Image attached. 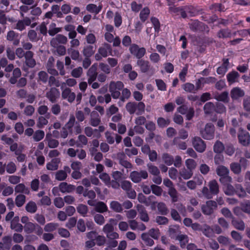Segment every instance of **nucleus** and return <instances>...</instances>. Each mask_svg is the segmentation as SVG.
<instances>
[{"instance_id": "obj_1", "label": "nucleus", "mask_w": 250, "mask_h": 250, "mask_svg": "<svg viewBox=\"0 0 250 250\" xmlns=\"http://www.w3.org/2000/svg\"><path fill=\"white\" fill-rule=\"evenodd\" d=\"M145 104L142 102H129L125 105V108L130 114L142 115L145 112Z\"/></svg>"}, {"instance_id": "obj_2", "label": "nucleus", "mask_w": 250, "mask_h": 250, "mask_svg": "<svg viewBox=\"0 0 250 250\" xmlns=\"http://www.w3.org/2000/svg\"><path fill=\"white\" fill-rule=\"evenodd\" d=\"M24 232L27 234H30L34 232L37 235L41 236L43 233L42 228L37 223H33L31 222L25 224L23 226Z\"/></svg>"}, {"instance_id": "obj_3", "label": "nucleus", "mask_w": 250, "mask_h": 250, "mask_svg": "<svg viewBox=\"0 0 250 250\" xmlns=\"http://www.w3.org/2000/svg\"><path fill=\"white\" fill-rule=\"evenodd\" d=\"M214 126L211 123H208L205 128L200 131L201 136L205 139L211 140L214 136Z\"/></svg>"}, {"instance_id": "obj_4", "label": "nucleus", "mask_w": 250, "mask_h": 250, "mask_svg": "<svg viewBox=\"0 0 250 250\" xmlns=\"http://www.w3.org/2000/svg\"><path fill=\"white\" fill-rule=\"evenodd\" d=\"M192 146L199 153L204 152L206 149L205 142L198 136H195L191 139Z\"/></svg>"}, {"instance_id": "obj_5", "label": "nucleus", "mask_w": 250, "mask_h": 250, "mask_svg": "<svg viewBox=\"0 0 250 250\" xmlns=\"http://www.w3.org/2000/svg\"><path fill=\"white\" fill-rule=\"evenodd\" d=\"M148 177V173L146 170L140 171H133L130 173L129 178L135 183L140 182L142 179H146Z\"/></svg>"}, {"instance_id": "obj_6", "label": "nucleus", "mask_w": 250, "mask_h": 250, "mask_svg": "<svg viewBox=\"0 0 250 250\" xmlns=\"http://www.w3.org/2000/svg\"><path fill=\"white\" fill-rule=\"evenodd\" d=\"M217 207V205L215 201L209 200L207 201L205 204L202 206L201 210L204 214L209 215L213 213Z\"/></svg>"}, {"instance_id": "obj_7", "label": "nucleus", "mask_w": 250, "mask_h": 250, "mask_svg": "<svg viewBox=\"0 0 250 250\" xmlns=\"http://www.w3.org/2000/svg\"><path fill=\"white\" fill-rule=\"evenodd\" d=\"M129 50L131 54L139 59V60L144 57L146 53V50L144 47L140 48L136 44L131 45Z\"/></svg>"}, {"instance_id": "obj_8", "label": "nucleus", "mask_w": 250, "mask_h": 250, "mask_svg": "<svg viewBox=\"0 0 250 250\" xmlns=\"http://www.w3.org/2000/svg\"><path fill=\"white\" fill-rule=\"evenodd\" d=\"M86 76L89 84H90L96 80L98 76L97 65L96 64H93L88 69L86 72Z\"/></svg>"}, {"instance_id": "obj_9", "label": "nucleus", "mask_w": 250, "mask_h": 250, "mask_svg": "<svg viewBox=\"0 0 250 250\" xmlns=\"http://www.w3.org/2000/svg\"><path fill=\"white\" fill-rule=\"evenodd\" d=\"M67 42L68 40L66 36L62 34H58L51 40L50 43V45L54 47L60 46L61 44H65Z\"/></svg>"}, {"instance_id": "obj_10", "label": "nucleus", "mask_w": 250, "mask_h": 250, "mask_svg": "<svg viewBox=\"0 0 250 250\" xmlns=\"http://www.w3.org/2000/svg\"><path fill=\"white\" fill-rule=\"evenodd\" d=\"M62 97L63 99L66 100L68 102L72 103L75 101L76 94L70 88L66 87L62 89Z\"/></svg>"}, {"instance_id": "obj_11", "label": "nucleus", "mask_w": 250, "mask_h": 250, "mask_svg": "<svg viewBox=\"0 0 250 250\" xmlns=\"http://www.w3.org/2000/svg\"><path fill=\"white\" fill-rule=\"evenodd\" d=\"M71 172V168L68 166H64L62 170H58L55 174V179L59 181H64L67 177V173Z\"/></svg>"}, {"instance_id": "obj_12", "label": "nucleus", "mask_w": 250, "mask_h": 250, "mask_svg": "<svg viewBox=\"0 0 250 250\" xmlns=\"http://www.w3.org/2000/svg\"><path fill=\"white\" fill-rule=\"evenodd\" d=\"M60 93L58 89L56 87H51L46 93V97L52 103H55L60 97Z\"/></svg>"}, {"instance_id": "obj_13", "label": "nucleus", "mask_w": 250, "mask_h": 250, "mask_svg": "<svg viewBox=\"0 0 250 250\" xmlns=\"http://www.w3.org/2000/svg\"><path fill=\"white\" fill-rule=\"evenodd\" d=\"M54 62L55 59L54 57L52 56L50 57L46 62V69L47 72L51 75L58 76L59 72L58 70L54 68Z\"/></svg>"}, {"instance_id": "obj_14", "label": "nucleus", "mask_w": 250, "mask_h": 250, "mask_svg": "<svg viewBox=\"0 0 250 250\" xmlns=\"http://www.w3.org/2000/svg\"><path fill=\"white\" fill-rule=\"evenodd\" d=\"M31 23V19L27 17H25L22 20H19L15 27V29L20 31H22L25 29L26 26H29Z\"/></svg>"}, {"instance_id": "obj_15", "label": "nucleus", "mask_w": 250, "mask_h": 250, "mask_svg": "<svg viewBox=\"0 0 250 250\" xmlns=\"http://www.w3.org/2000/svg\"><path fill=\"white\" fill-rule=\"evenodd\" d=\"M238 138L239 143L244 146H247L250 143V135L248 132L242 131L239 133Z\"/></svg>"}, {"instance_id": "obj_16", "label": "nucleus", "mask_w": 250, "mask_h": 250, "mask_svg": "<svg viewBox=\"0 0 250 250\" xmlns=\"http://www.w3.org/2000/svg\"><path fill=\"white\" fill-rule=\"evenodd\" d=\"M12 245V238L9 236L3 237L0 242V250H9Z\"/></svg>"}, {"instance_id": "obj_17", "label": "nucleus", "mask_w": 250, "mask_h": 250, "mask_svg": "<svg viewBox=\"0 0 250 250\" xmlns=\"http://www.w3.org/2000/svg\"><path fill=\"white\" fill-rule=\"evenodd\" d=\"M112 48L110 44L107 43H104L103 45L99 47L98 52L103 57L105 58L109 53L110 55H112L111 52Z\"/></svg>"}, {"instance_id": "obj_18", "label": "nucleus", "mask_w": 250, "mask_h": 250, "mask_svg": "<svg viewBox=\"0 0 250 250\" xmlns=\"http://www.w3.org/2000/svg\"><path fill=\"white\" fill-rule=\"evenodd\" d=\"M101 122V119L98 112L96 111H92L90 114L89 124L92 126L96 127L100 125Z\"/></svg>"}, {"instance_id": "obj_19", "label": "nucleus", "mask_w": 250, "mask_h": 250, "mask_svg": "<svg viewBox=\"0 0 250 250\" xmlns=\"http://www.w3.org/2000/svg\"><path fill=\"white\" fill-rule=\"evenodd\" d=\"M137 65L140 67L143 73L147 72L150 69V64L148 61L143 59L138 60L137 62Z\"/></svg>"}, {"instance_id": "obj_20", "label": "nucleus", "mask_w": 250, "mask_h": 250, "mask_svg": "<svg viewBox=\"0 0 250 250\" xmlns=\"http://www.w3.org/2000/svg\"><path fill=\"white\" fill-rule=\"evenodd\" d=\"M157 205L158 210L163 215H166L168 213V209L166 205L163 202L157 203L155 201L151 202V205L155 206Z\"/></svg>"}, {"instance_id": "obj_21", "label": "nucleus", "mask_w": 250, "mask_h": 250, "mask_svg": "<svg viewBox=\"0 0 250 250\" xmlns=\"http://www.w3.org/2000/svg\"><path fill=\"white\" fill-rule=\"evenodd\" d=\"M59 189L62 193H70L73 191L75 187L74 185L68 184L66 182H62L60 184Z\"/></svg>"}, {"instance_id": "obj_22", "label": "nucleus", "mask_w": 250, "mask_h": 250, "mask_svg": "<svg viewBox=\"0 0 250 250\" xmlns=\"http://www.w3.org/2000/svg\"><path fill=\"white\" fill-rule=\"evenodd\" d=\"M230 94L232 100H236L243 97L245 94V92L240 88L236 87L231 90Z\"/></svg>"}, {"instance_id": "obj_23", "label": "nucleus", "mask_w": 250, "mask_h": 250, "mask_svg": "<svg viewBox=\"0 0 250 250\" xmlns=\"http://www.w3.org/2000/svg\"><path fill=\"white\" fill-rule=\"evenodd\" d=\"M95 49L92 45L86 44L83 47L82 53L84 57L90 58L95 53Z\"/></svg>"}, {"instance_id": "obj_24", "label": "nucleus", "mask_w": 250, "mask_h": 250, "mask_svg": "<svg viewBox=\"0 0 250 250\" xmlns=\"http://www.w3.org/2000/svg\"><path fill=\"white\" fill-rule=\"evenodd\" d=\"M124 86V83L121 81H111L109 84V91H120Z\"/></svg>"}, {"instance_id": "obj_25", "label": "nucleus", "mask_w": 250, "mask_h": 250, "mask_svg": "<svg viewBox=\"0 0 250 250\" xmlns=\"http://www.w3.org/2000/svg\"><path fill=\"white\" fill-rule=\"evenodd\" d=\"M61 162L59 158H54L47 163L46 168L48 170L55 171L59 168V164Z\"/></svg>"}, {"instance_id": "obj_26", "label": "nucleus", "mask_w": 250, "mask_h": 250, "mask_svg": "<svg viewBox=\"0 0 250 250\" xmlns=\"http://www.w3.org/2000/svg\"><path fill=\"white\" fill-rule=\"evenodd\" d=\"M18 34L15 31L11 30L7 33L6 39L10 42H13L14 45H18L20 43L19 39H17Z\"/></svg>"}, {"instance_id": "obj_27", "label": "nucleus", "mask_w": 250, "mask_h": 250, "mask_svg": "<svg viewBox=\"0 0 250 250\" xmlns=\"http://www.w3.org/2000/svg\"><path fill=\"white\" fill-rule=\"evenodd\" d=\"M231 225L237 230L243 231L245 229V224L242 220L237 219L233 217L231 219Z\"/></svg>"}, {"instance_id": "obj_28", "label": "nucleus", "mask_w": 250, "mask_h": 250, "mask_svg": "<svg viewBox=\"0 0 250 250\" xmlns=\"http://www.w3.org/2000/svg\"><path fill=\"white\" fill-rule=\"evenodd\" d=\"M209 190L212 195H217L219 192V186L215 180L208 183Z\"/></svg>"}, {"instance_id": "obj_29", "label": "nucleus", "mask_w": 250, "mask_h": 250, "mask_svg": "<svg viewBox=\"0 0 250 250\" xmlns=\"http://www.w3.org/2000/svg\"><path fill=\"white\" fill-rule=\"evenodd\" d=\"M193 174V172L187 167H183L179 171L180 176L185 180L190 179Z\"/></svg>"}, {"instance_id": "obj_30", "label": "nucleus", "mask_w": 250, "mask_h": 250, "mask_svg": "<svg viewBox=\"0 0 250 250\" xmlns=\"http://www.w3.org/2000/svg\"><path fill=\"white\" fill-rule=\"evenodd\" d=\"M214 98L218 101L228 103L229 102V93L227 91H224L220 94H215Z\"/></svg>"}, {"instance_id": "obj_31", "label": "nucleus", "mask_w": 250, "mask_h": 250, "mask_svg": "<svg viewBox=\"0 0 250 250\" xmlns=\"http://www.w3.org/2000/svg\"><path fill=\"white\" fill-rule=\"evenodd\" d=\"M50 115V114L48 113L45 117L42 116H40L37 120V127L39 128H42L47 125L48 123L47 119L49 118Z\"/></svg>"}, {"instance_id": "obj_32", "label": "nucleus", "mask_w": 250, "mask_h": 250, "mask_svg": "<svg viewBox=\"0 0 250 250\" xmlns=\"http://www.w3.org/2000/svg\"><path fill=\"white\" fill-rule=\"evenodd\" d=\"M45 140L47 142V146L49 147L54 148L58 146L59 142L58 140L52 139L51 134H47L45 137Z\"/></svg>"}, {"instance_id": "obj_33", "label": "nucleus", "mask_w": 250, "mask_h": 250, "mask_svg": "<svg viewBox=\"0 0 250 250\" xmlns=\"http://www.w3.org/2000/svg\"><path fill=\"white\" fill-rule=\"evenodd\" d=\"M15 191L16 193H21L22 194H29L30 189L26 187L23 184H19L15 188Z\"/></svg>"}, {"instance_id": "obj_34", "label": "nucleus", "mask_w": 250, "mask_h": 250, "mask_svg": "<svg viewBox=\"0 0 250 250\" xmlns=\"http://www.w3.org/2000/svg\"><path fill=\"white\" fill-rule=\"evenodd\" d=\"M137 208H138V212L140 214L141 220L143 221L147 222L149 221V218L145 208L142 206H139V205L137 206Z\"/></svg>"}, {"instance_id": "obj_35", "label": "nucleus", "mask_w": 250, "mask_h": 250, "mask_svg": "<svg viewBox=\"0 0 250 250\" xmlns=\"http://www.w3.org/2000/svg\"><path fill=\"white\" fill-rule=\"evenodd\" d=\"M203 25V23L197 20L191 21V22L189 23L190 29L194 32L202 30Z\"/></svg>"}, {"instance_id": "obj_36", "label": "nucleus", "mask_w": 250, "mask_h": 250, "mask_svg": "<svg viewBox=\"0 0 250 250\" xmlns=\"http://www.w3.org/2000/svg\"><path fill=\"white\" fill-rule=\"evenodd\" d=\"M95 210L99 213H104L108 210L106 205L102 201H99L95 204Z\"/></svg>"}, {"instance_id": "obj_37", "label": "nucleus", "mask_w": 250, "mask_h": 250, "mask_svg": "<svg viewBox=\"0 0 250 250\" xmlns=\"http://www.w3.org/2000/svg\"><path fill=\"white\" fill-rule=\"evenodd\" d=\"M235 193L240 198H245L247 195L246 189L240 184L235 186Z\"/></svg>"}, {"instance_id": "obj_38", "label": "nucleus", "mask_w": 250, "mask_h": 250, "mask_svg": "<svg viewBox=\"0 0 250 250\" xmlns=\"http://www.w3.org/2000/svg\"><path fill=\"white\" fill-rule=\"evenodd\" d=\"M216 173L219 177L229 174V170L228 167L223 166L219 165L216 169Z\"/></svg>"}, {"instance_id": "obj_39", "label": "nucleus", "mask_w": 250, "mask_h": 250, "mask_svg": "<svg viewBox=\"0 0 250 250\" xmlns=\"http://www.w3.org/2000/svg\"><path fill=\"white\" fill-rule=\"evenodd\" d=\"M204 111L206 114H213L215 111V104L212 102H208L204 106Z\"/></svg>"}, {"instance_id": "obj_40", "label": "nucleus", "mask_w": 250, "mask_h": 250, "mask_svg": "<svg viewBox=\"0 0 250 250\" xmlns=\"http://www.w3.org/2000/svg\"><path fill=\"white\" fill-rule=\"evenodd\" d=\"M162 159L164 163L168 166L172 165L174 162V157L167 153H163Z\"/></svg>"}, {"instance_id": "obj_41", "label": "nucleus", "mask_w": 250, "mask_h": 250, "mask_svg": "<svg viewBox=\"0 0 250 250\" xmlns=\"http://www.w3.org/2000/svg\"><path fill=\"white\" fill-rule=\"evenodd\" d=\"M67 52L68 54L70 55V57L74 61H78L79 60L80 57V53L79 50L73 48L72 47H70L67 49Z\"/></svg>"}, {"instance_id": "obj_42", "label": "nucleus", "mask_w": 250, "mask_h": 250, "mask_svg": "<svg viewBox=\"0 0 250 250\" xmlns=\"http://www.w3.org/2000/svg\"><path fill=\"white\" fill-rule=\"evenodd\" d=\"M27 37L29 41L32 42H37L40 40V36L38 35L37 32L33 29H30L28 31Z\"/></svg>"}, {"instance_id": "obj_43", "label": "nucleus", "mask_w": 250, "mask_h": 250, "mask_svg": "<svg viewBox=\"0 0 250 250\" xmlns=\"http://www.w3.org/2000/svg\"><path fill=\"white\" fill-rule=\"evenodd\" d=\"M239 77V73L234 71L228 73L227 75V80L229 84L236 82Z\"/></svg>"}, {"instance_id": "obj_44", "label": "nucleus", "mask_w": 250, "mask_h": 250, "mask_svg": "<svg viewBox=\"0 0 250 250\" xmlns=\"http://www.w3.org/2000/svg\"><path fill=\"white\" fill-rule=\"evenodd\" d=\"M110 207L116 212H122L123 210L122 205L118 201H111L110 204Z\"/></svg>"}, {"instance_id": "obj_45", "label": "nucleus", "mask_w": 250, "mask_h": 250, "mask_svg": "<svg viewBox=\"0 0 250 250\" xmlns=\"http://www.w3.org/2000/svg\"><path fill=\"white\" fill-rule=\"evenodd\" d=\"M76 123L75 117L73 115H70L68 121L64 125V127H66L69 131V133H72V128L74 126Z\"/></svg>"}, {"instance_id": "obj_46", "label": "nucleus", "mask_w": 250, "mask_h": 250, "mask_svg": "<svg viewBox=\"0 0 250 250\" xmlns=\"http://www.w3.org/2000/svg\"><path fill=\"white\" fill-rule=\"evenodd\" d=\"M88 144V139L84 135L80 134L78 136L77 146L82 147Z\"/></svg>"}, {"instance_id": "obj_47", "label": "nucleus", "mask_w": 250, "mask_h": 250, "mask_svg": "<svg viewBox=\"0 0 250 250\" xmlns=\"http://www.w3.org/2000/svg\"><path fill=\"white\" fill-rule=\"evenodd\" d=\"M102 6L99 5L97 6L94 4H89L87 5L86 9L90 13H93L95 14H98L102 10Z\"/></svg>"}, {"instance_id": "obj_48", "label": "nucleus", "mask_w": 250, "mask_h": 250, "mask_svg": "<svg viewBox=\"0 0 250 250\" xmlns=\"http://www.w3.org/2000/svg\"><path fill=\"white\" fill-rule=\"evenodd\" d=\"M48 78V74L44 71H41L38 74V82L39 83L45 84L47 82Z\"/></svg>"}, {"instance_id": "obj_49", "label": "nucleus", "mask_w": 250, "mask_h": 250, "mask_svg": "<svg viewBox=\"0 0 250 250\" xmlns=\"http://www.w3.org/2000/svg\"><path fill=\"white\" fill-rule=\"evenodd\" d=\"M172 144L176 146L179 149L182 150H185L187 147L186 142L180 141L179 137L174 138L172 141Z\"/></svg>"}, {"instance_id": "obj_50", "label": "nucleus", "mask_w": 250, "mask_h": 250, "mask_svg": "<svg viewBox=\"0 0 250 250\" xmlns=\"http://www.w3.org/2000/svg\"><path fill=\"white\" fill-rule=\"evenodd\" d=\"M25 210L30 213H34L37 210V206L36 204L32 201H29L25 206Z\"/></svg>"}, {"instance_id": "obj_51", "label": "nucleus", "mask_w": 250, "mask_h": 250, "mask_svg": "<svg viewBox=\"0 0 250 250\" xmlns=\"http://www.w3.org/2000/svg\"><path fill=\"white\" fill-rule=\"evenodd\" d=\"M223 190L225 194L229 196L233 195L235 193V188L230 184L223 186Z\"/></svg>"}, {"instance_id": "obj_52", "label": "nucleus", "mask_w": 250, "mask_h": 250, "mask_svg": "<svg viewBox=\"0 0 250 250\" xmlns=\"http://www.w3.org/2000/svg\"><path fill=\"white\" fill-rule=\"evenodd\" d=\"M25 201V196L23 194H20L15 198V204L18 207H21L24 205Z\"/></svg>"}, {"instance_id": "obj_53", "label": "nucleus", "mask_w": 250, "mask_h": 250, "mask_svg": "<svg viewBox=\"0 0 250 250\" xmlns=\"http://www.w3.org/2000/svg\"><path fill=\"white\" fill-rule=\"evenodd\" d=\"M114 222H115V220L114 219H110L109 220L110 223H107L104 226L102 230L105 235L110 231L114 230V226L111 223H114Z\"/></svg>"}, {"instance_id": "obj_54", "label": "nucleus", "mask_w": 250, "mask_h": 250, "mask_svg": "<svg viewBox=\"0 0 250 250\" xmlns=\"http://www.w3.org/2000/svg\"><path fill=\"white\" fill-rule=\"evenodd\" d=\"M185 165L186 167L193 172V170L197 167V163L192 159H188L185 161Z\"/></svg>"}, {"instance_id": "obj_55", "label": "nucleus", "mask_w": 250, "mask_h": 250, "mask_svg": "<svg viewBox=\"0 0 250 250\" xmlns=\"http://www.w3.org/2000/svg\"><path fill=\"white\" fill-rule=\"evenodd\" d=\"M158 125L161 128H164L168 125L170 121L168 118L165 119L163 117H159L157 121Z\"/></svg>"}, {"instance_id": "obj_56", "label": "nucleus", "mask_w": 250, "mask_h": 250, "mask_svg": "<svg viewBox=\"0 0 250 250\" xmlns=\"http://www.w3.org/2000/svg\"><path fill=\"white\" fill-rule=\"evenodd\" d=\"M59 226L58 223H49L45 225L44 230L46 232H52L56 230Z\"/></svg>"}, {"instance_id": "obj_57", "label": "nucleus", "mask_w": 250, "mask_h": 250, "mask_svg": "<svg viewBox=\"0 0 250 250\" xmlns=\"http://www.w3.org/2000/svg\"><path fill=\"white\" fill-rule=\"evenodd\" d=\"M230 170L235 174H239L241 172V166L240 164L236 162L230 164Z\"/></svg>"}, {"instance_id": "obj_58", "label": "nucleus", "mask_w": 250, "mask_h": 250, "mask_svg": "<svg viewBox=\"0 0 250 250\" xmlns=\"http://www.w3.org/2000/svg\"><path fill=\"white\" fill-rule=\"evenodd\" d=\"M141 238L144 241L146 245L147 246H152L154 245V241L150 238L148 234L146 233H144L141 235Z\"/></svg>"}, {"instance_id": "obj_59", "label": "nucleus", "mask_w": 250, "mask_h": 250, "mask_svg": "<svg viewBox=\"0 0 250 250\" xmlns=\"http://www.w3.org/2000/svg\"><path fill=\"white\" fill-rule=\"evenodd\" d=\"M225 149V147L223 144L220 141H217L214 146L213 150L215 153H221Z\"/></svg>"}, {"instance_id": "obj_60", "label": "nucleus", "mask_w": 250, "mask_h": 250, "mask_svg": "<svg viewBox=\"0 0 250 250\" xmlns=\"http://www.w3.org/2000/svg\"><path fill=\"white\" fill-rule=\"evenodd\" d=\"M44 132L43 130H37L34 132L33 139L35 142H39L44 138Z\"/></svg>"}, {"instance_id": "obj_61", "label": "nucleus", "mask_w": 250, "mask_h": 250, "mask_svg": "<svg viewBox=\"0 0 250 250\" xmlns=\"http://www.w3.org/2000/svg\"><path fill=\"white\" fill-rule=\"evenodd\" d=\"M177 239L180 242V246L184 248L188 242V236L186 235L181 234L177 236Z\"/></svg>"}, {"instance_id": "obj_62", "label": "nucleus", "mask_w": 250, "mask_h": 250, "mask_svg": "<svg viewBox=\"0 0 250 250\" xmlns=\"http://www.w3.org/2000/svg\"><path fill=\"white\" fill-rule=\"evenodd\" d=\"M168 194L171 198L172 202L174 203L178 201V193L174 187L168 189Z\"/></svg>"}, {"instance_id": "obj_63", "label": "nucleus", "mask_w": 250, "mask_h": 250, "mask_svg": "<svg viewBox=\"0 0 250 250\" xmlns=\"http://www.w3.org/2000/svg\"><path fill=\"white\" fill-rule=\"evenodd\" d=\"M183 88L187 92L195 93L196 92L195 85L191 83H187L183 85Z\"/></svg>"}, {"instance_id": "obj_64", "label": "nucleus", "mask_w": 250, "mask_h": 250, "mask_svg": "<svg viewBox=\"0 0 250 250\" xmlns=\"http://www.w3.org/2000/svg\"><path fill=\"white\" fill-rule=\"evenodd\" d=\"M147 167L149 172L153 175L160 174V173L159 168L151 163L147 164Z\"/></svg>"}]
</instances>
